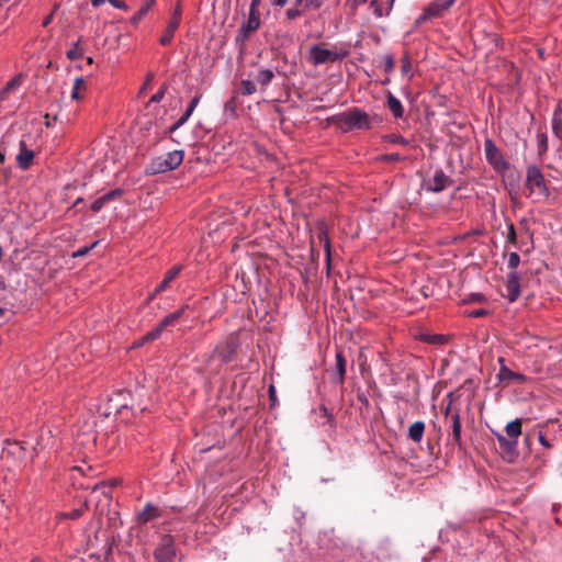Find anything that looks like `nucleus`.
<instances>
[{
  "label": "nucleus",
  "mask_w": 562,
  "mask_h": 562,
  "mask_svg": "<svg viewBox=\"0 0 562 562\" xmlns=\"http://www.w3.org/2000/svg\"><path fill=\"white\" fill-rule=\"evenodd\" d=\"M183 150H172L167 154L154 157L146 166V175L165 173L177 169L183 161Z\"/></svg>",
  "instance_id": "nucleus-3"
},
{
  "label": "nucleus",
  "mask_w": 562,
  "mask_h": 562,
  "mask_svg": "<svg viewBox=\"0 0 562 562\" xmlns=\"http://www.w3.org/2000/svg\"><path fill=\"white\" fill-rule=\"evenodd\" d=\"M425 432V423L417 420L408 429V438L414 442H420Z\"/></svg>",
  "instance_id": "nucleus-20"
},
{
  "label": "nucleus",
  "mask_w": 562,
  "mask_h": 562,
  "mask_svg": "<svg viewBox=\"0 0 562 562\" xmlns=\"http://www.w3.org/2000/svg\"><path fill=\"white\" fill-rule=\"evenodd\" d=\"M384 139L386 142H389V143L398 144V145H402V146H407L409 144V142L406 138H404L403 136L397 135V134L386 135L384 137Z\"/></svg>",
  "instance_id": "nucleus-34"
},
{
  "label": "nucleus",
  "mask_w": 562,
  "mask_h": 562,
  "mask_svg": "<svg viewBox=\"0 0 562 562\" xmlns=\"http://www.w3.org/2000/svg\"><path fill=\"white\" fill-rule=\"evenodd\" d=\"M22 83V78L21 76H18V77H14L13 79L9 80L5 86L3 87V89L1 90L0 92V99L1 100H4L8 94L15 90L16 88H19Z\"/></svg>",
  "instance_id": "nucleus-27"
},
{
  "label": "nucleus",
  "mask_w": 562,
  "mask_h": 562,
  "mask_svg": "<svg viewBox=\"0 0 562 562\" xmlns=\"http://www.w3.org/2000/svg\"><path fill=\"white\" fill-rule=\"evenodd\" d=\"M234 351V346L232 341H227L225 346L218 351V356L224 362H231L232 361V353Z\"/></svg>",
  "instance_id": "nucleus-31"
},
{
  "label": "nucleus",
  "mask_w": 562,
  "mask_h": 562,
  "mask_svg": "<svg viewBox=\"0 0 562 562\" xmlns=\"http://www.w3.org/2000/svg\"><path fill=\"white\" fill-rule=\"evenodd\" d=\"M395 67V60L392 55L384 56V69L386 72L393 71Z\"/></svg>",
  "instance_id": "nucleus-41"
},
{
  "label": "nucleus",
  "mask_w": 562,
  "mask_h": 562,
  "mask_svg": "<svg viewBox=\"0 0 562 562\" xmlns=\"http://www.w3.org/2000/svg\"><path fill=\"white\" fill-rule=\"evenodd\" d=\"M187 308L188 306H183L164 317V319L155 328H153L142 338V344L156 340L166 328L175 326L182 317Z\"/></svg>",
  "instance_id": "nucleus-5"
},
{
  "label": "nucleus",
  "mask_w": 562,
  "mask_h": 562,
  "mask_svg": "<svg viewBox=\"0 0 562 562\" xmlns=\"http://www.w3.org/2000/svg\"><path fill=\"white\" fill-rule=\"evenodd\" d=\"M446 417L450 418L451 422V440L453 443H456L459 448L462 447V440H461V422H460V415L459 412H452L451 406L449 405L446 411Z\"/></svg>",
  "instance_id": "nucleus-10"
},
{
  "label": "nucleus",
  "mask_w": 562,
  "mask_h": 562,
  "mask_svg": "<svg viewBox=\"0 0 562 562\" xmlns=\"http://www.w3.org/2000/svg\"><path fill=\"white\" fill-rule=\"evenodd\" d=\"M498 362L501 364V368H499V372H498L497 376L502 383L509 384L510 382H516V383L526 382V380H527L526 375L518 373V372H514L510 369H508L505 366V360L503 358H499Z\"/></svg>",
  "instance_id": "nucleus-11"
},
{
  "label": "nucleus",
  "mask_w": 562,
  "mask_h": 562,
  "mask_svg": "<svg viewBox=\"0 0 562 562\" xmlns=\"http://www.w3.org/2000/svg\"><path fill=\"white\" fill-rule=\"evenodd\" d=\"M260 26V13L259 11L249 10V16L247 22L240 27V34L246 38L250 33L257 31Z\"/></svg>",
  "instance_id": "nucleus-14"
},
{
  "label": "nucleus",
  "mask_w": 562,
  "mask_h": 562,
  "mask_svg": "<svg viewBox=\"0 0 562 562\" xmlns=\"http://www.w3.org/2000/svg\"><path fill=\"white\" fill-rule=\"evenodd\" d=\"M175 555L173 539L171 536H164L154 552L155 562H173Z\"/></svg>",
  "instance_id": "nucleus-8"
},
{
  "label": "nucleus",
  "mask_w": 562,
  "mask_h": 562,
  "mask_svg": "<svg viewBox=\"0 0 562 562\" xmlns=\"http://www.w3.org/2000/svg\"><path fill=\"white\" fill-rule=\"evenodd\" d=\"M109 203L104 195L98 198L92 204L91 210L95 213L100 212L102 207Z\"/></svg>",
  "instance_id": "nucleus-37"
},
{
  "label": "nucleus",
  "mask_w": 562,
  "mask_h": 562,
  "mask_svg": "<svg viewBox=\"0 0 562 562\" xmlns=\"http://www.w3.org/2000/svg\"><path fill=\"white\" fill-rule=\"evenodd\" d=\"M176 16H178V23H180V21H181V10H180L179 5L176 8V10H175V12H173L171 18H176Z\"/></svg>",
  "instance_id": "nucleus-54"
},
{
  "label": "nucleus",
  "mask_w": 562,
  "mask_h": 562,
  "mask_svg": "<svg viewBox=\"0 0 562 562\" xmlns=\"http://www.w3.org/2000/svg\"><path fill=\"white\" fill-rule=\"evenodd\" d=\"M487 311L486 310H483V308H480V310H474L470 313V316L472 317H482V316H485L487 315Z\"/></svg>",
  "instance_id": "nucleus-48"
},
{
  "label": "nucleus",
  "mask_w": 562,
  "mask_h": 562,
  "mask_svg": "<svg viewBox=\"0 0 562 562\" xmlns=\"http://www.w3.org/2000/svg\"><path fill=\"white\" fill-rule=\"evenodd\" d=\"M200 95H195L191 101H190V104L187 109V111L184 112V114L170 127V132H175L176 130H178L181 125H183L188 120L189 117L192 115L194 109L198 106L199 102H200Z\"/></svg>",
  "instance_id": "nucleus-18"
},
{
  "label": "nucleus",
  "mask_w": 562,
  "mask_h": 562,
  "mask_svg": "<svg viewBox=\"0 0 562 562\" xmlns=\"http://www.w3.org/2000/svg\"><path fill=\"white\" fill-rule=\"evenodd\" d=\"M98 241H94L93 244H91L90 246H85V247H81L79 248L75 254H74V257H82V256H86L92 248H94L97 246Z\"/></svg>",
  "instance_id": "nucleus-44"
},
{
  "label": "nucleus",
  "mask_w": 562,
  "mask_h": 562,
  "mask_svg": "<svg viewBox=\"0 0 562 562\" xmlns=\"http://www.w3.org/2000/svg\"><path fill=\"white\" fill-rule=\"evenodd\" d=\"M371 7H374V14H375L378 18H381V16L383 15L382 9H381V7L376 3V1H372V2H371Z\"/></svg>",
  "instance_id": "nucleus-49"
},
{
  "label": "nucleus",
  "mask_w": 562,
  "mask_h": 562,
  "mask_svg": "<svg viewBox=\"0 0 562 562\" xmlns=\"http://www.w3.org/2000/svg\"><path fill=\"white\" fill-rule=\"evenodd\" d=\"M507 241L513 246H517V234L513 223L508 224Z\"/></svg>",
  "instance_id": "nucleus-36"
},
{
  "label": "nucleus",
  "mask_w": 562,
  "mask_h": 562,
  "mask_svg": "<svg viewBox=\"0 0 562 562\" xmlns=\"http://www.w3.org/2000/svg\"><path fill=\"white\" fill-rule=\"evenodd\" d=\"M454 2L456 0H435L425 9L424 13L418 16L416 23L420 24L429 19L440 18Z\"/></svg>",
  "instance_id": "nucleus-6"
},
{
  "label": "nucleus",
  "mask_w": 562,
  "mask_h": 562,
  "mask_svg": "<svg viewBox=\"0 0 562 562\" xmlns=\"http://www.w3.org/2000/svg\"><path fill=\"white\" fill-rule=\"evenodd\" d=\"M4 315H5V310L0 307V325L3 323L4 321Z\"/></svg>",
  "instance_id": "nucleus-58"
},
{
  "label": "nucleus",
  "mask_w": 562,
  "mask_h": 562,
  "mask_svg": "<svg viewBox=\"0 0 562 562\" xmlns=\"http://www.w3.org/2000/svg\"><path fill=\"white\" fill-rule=\"evenodd\" d=\"M346 54H338L337 52L314 45L310 48V61L313 65H322L328 61H336L341 59Z\"/></svg>",
  "instance_id": "nucleus-7"
},
{
  "label": "nucleus",
  "mask_w": 562,
  "mask_h": 562,
  "mask_svg": "<svg viewBox=\"0 0 562 562\" xmlns=\"http://www.w3.org/2000/svg\"><path fill=\"white\" fill-rule=\"evenodd\" d=\"M180 23H178V16L170 18L168 25L166 26L161 37L159 38V43L164 46L171 43L173 38V34L176 30L179 27Z\"/></svg>",
  "instance_id": "nucleus-17"
},
{
  "label": "nucleus",
  "mask_w": 562,
  "mask_h": 562,
  "mask_svg": "<svg viewBox=\"0 0 562 562\" xmlns=\"http://www.w3.org/2000/svg\"><path fill=\"white\" fill-rule=\"evenodd\" d=\"M110 3L117 9H126V4L120 0H111Z\"/></svg>",
  "instance_id": "nucleus-50"
},
{
  "label": "nucleus",
  "mask_w": 562,
  "mask_h": 562,
  "mask_svg": "<svg viewBox=\"0 0 562 562\" xmlns=\"http://www.w3.org/2000/svg\"><path fill=\"white\" fill-rule=\"evenodd\" d=\"M506 296L510 302H515L519 294H520V282H519V276L516 271H510L507 274V281H506Z\"/></svg>",
  "instance_id": "nucleus-12"
},
{
  "label": "nucleus",
  "mask_w": 562,
  "mask_h": 562,
  "mask_svg": "<svg viewBox=\"0 0 562 562\" xmlns=\"http://www.w3.org/2000/svg\"><path fill=\"white\" fill-rule=\"evenodd\" d=\"M525 187L526 196L532 198L535 201H541L550 195L544 176L535 165L527 167Z\"/></svg>",
  "instance_id": "nucleus-2"
},
{
  "label": "nucleus",
  "mask_w": 562,
  "mask_h": 562,
  "mask_svg": "<svg viewBox=\"0 0 562 562\" xmlns=\"http://www.w3.org/2000/svg\"><path fill=\"white\" fill-rule=\"evenodd\" d=\"M166 88L159 89L155 94L151 95L150 102L158 103L162 100L165 95Z\"/></svg>",
  "instance_id": "nucleus-46"
},
{
  "label": "nucleus",
  "mask_w": 562,
  "mask_h": 562,
  "mask_svg": "<svg viewBox=\"0 0 562 562\" xmlns=\"http://www.w3.org/2000/svg\"><path fill=\"white\" fill-rule=\"evenodd\" d=\"M83 54L85 48L82 47V37H79L72 47L67 52L66 56L69 60H76L81 58Z\"/></svg>",
  "instance_id": "nucleus-26"
},
{
  "label": "nucleus",
  "mask_w": 562,
  "mask_h": 562,
  "mask_svg": "<svg viewBox=\"0 0 562 562\" xmlns=\"http://www.w3.org/2000/svg\"><path fill=\"white\" fill-rule=\"evenodd\" d=\"M4 157H5V154H4V150L0 149V162H4Z\"/></svg>",
  "instance_id": "nucleus-59"
},
{
  "label": "nucleus",
  "mask_w": 562,
  "mask_h": 562,
  "mask_svg": "<svg viewBox=\"0 0 562 562\" xmlns=\"http://www.w3.org/2000/svg\"><path fill=\"white\" fill-rule=\"evenodd\" d=\"M87 63L91 65L93 63L92 57H87Z\"/></svg>",
  "instance_id": "nucleus-62"
},
{
  "label": "nucleus",
  "mask_w": 562,
  "mask_h": 562,
  "mask_svg": "<svg viewBox=\"0 0 562 562\" xmlns=\"http://www.w3.org/2000/svg\"><path fill=\"white\" fill-rule=\"evenodd\" d=\"M379 160H381V161H400V160H403V157L400 156L398 154H385V155H381L379 157Z\"/></svg>",
  "instance_id": "nucleus-43"
},
{
  "label": "nucleus",
  "mask_w": 562,
  "mask_h": 562,
  "mask_svg": "<svg viewBox=\"0 0 562 562\" xmlns=\"http://www.w3.org/2000/svg\"><path fill=\"white\" fill-rule=\"evenodd\" d=\"M387 108L396 119L402 117L404 114L402 102L391 92L387 93Z\"/></svg>",
  "instance_id": "nucleus-21"
},
{
  "label": "nucleus",
  "mask_w": 562,
  "mask_h": 562,
  "mask_svg": "<svg viewBox=\"0 0 562 562\" xmlns=\"http://www.w3.org/2000/svg\"><path fill=\"white\" fill-rule=\"evenodd\" d=\"M261 0H251L249 10L251 11H259Z\"/></svg>",
  "instance_id": "nucleus-51"
},
{
  "label": "nucleus",
  "mask_w": 562,
  "mask_h": 562,
  "mask_svg": "<svg viewBox=\"0 0 562 562\" xmlns=\"http://www.w3.org/2000/svg\"><path fill=\"white\" fill-rule=\"evenodd\" d=\"M336 369L338 374V383H342L346 374V359L341 350L336 352Z\"/></svg>",
  "instance_id": "nucleus-25"
},
{
  "label": "nucleus",
  "mask_w": 562,
  "mask_h": 562,
  "mask_svg": "<svg viewBox=\"0 0 562 562\" xmlns=\"http://www.w3.org/2000/svg\"><path fill=\"white\" fill-rule=\"evenodd\" d=\"M304 10L301 8V7H296L294 4L293 8H290L286 10V16L290 19V20H294L299 16H301L303 14Z\"/></svg>",
  "instance_id": "nucleus-38"
},
{
  "label": "nucleus",
  "mask_w": 562,
  "mask_h": 562,
  "mask_svg": "<svg viewBox=\"0 0 562 562\" xmlns=\"http://www.w3.org/2000/svg\"><path fill=\"white\" fill-rule=\"evenodd\" d=\"M151 3H153V0L144 3L140 7V9L137 11V13L135 14L134 20H140L147 13V11L149 10Z\"/></svg>",
  "instance_id": "nucleus-42"
},
{
  "label": "nucleus",
  "mask_w": 562,
  "mask_h": 562,
  "mask_svg": "<svg viewBox=\"0 0 562 562\" xmlns=\"http://www.w3.org/2000/svg\"><path fill=\"white\" fill-rule=\"evenodd\" d=\"M160 516V510L158 507L154 506L153 504L148 503L145 505L144 509L138 513L137 515V521L142 525H145Z\"/></svg>",
  "instance_id": "nucleus-16"
},
{
  "label": "nucleus",
  "mask_w": 562,
  "mask_h": 562,
  "mask_svg": "<svg viewBox=\"0 0 562 562\" xmlns=\"http://www.w3.org/2000/svg\"><path fill=\"white\" fill-rule=\"evenodd\" d=\"M401 68H402V72L403 75H407L411 69H412V64H411V59H409V56L407 54H405L402 59H401Z\"/></svg>",
  "instance_id": "nucleus-39"
},
{
  "label": "nucleus",
  "mask_w": 562,
  "mask_h": 562,
  "mask_svg": "<svg viewBox=\"0 0 562 562\" xmlns=\"http://www.w3.org/2000/svg\"><path fill=\"white\" fill-rule=\"evenodd\" d=\"M483 300V295L480 294V293H473L471 294V301H474V302H480Z\"/></svg>",
  "instance_id": "nucleus-52"
},
{
  "label": "nucleus",
  "mask_w": 562,
  "mask_h": 562,
  "mask_svg": "<svg viewBox=\"0 0 562 562\" xmlns=\"http://www.w3.org/2000/svg\"><path fill=\"white\" fill-rule=\"evenodd\" d=\"M319 412L322 414V417L326 418V423H331L333 422V417L331 415L328 413L327 408L325 406H322L319 408Z\"/></svg>",
  "instance_id": "nucleus-47"
},
{
  "label": "nucleus",
  "mask_w": 562,
  "mask_h": 562,
  "mask_svg": "<svg viewBox=\"0 0 562 562\" xmlns=\"http://www.w3.org/2000/svg\"><path fill=\"white\" fill-rule=\"evenodd\" d=\"M325 247L327 249V252H329V241L327 238L325 239Z\"/></svg>",
  "instance_id": "nucleus-61"
},
{
  "label": "nucleus",
  "mask_w": 562,
  "mask_h": 562,
  "mask_svg": "<svg viewBox=\"0 0 562 562\" xmlns=\"http://www.w3.org/2000/svg\"><path fill=\"white\" fill-rule=\"evenodd\" d=\"M269 395H270L271 401L274 402L276 401V390H274L273 385H271L269 387Z\"/></svg>",
  "instance_id": "nucleus-55"
},
{
  "label": "nucleus",
  "mask_w": 562,
  "mask_h": 562,
  "mask_svg": "<svg viewBox=\"0 0 562 562\" xmlns=\"http://www.w3.org/2000/svg\"><path fill=\"white\" fill-rule=\"evenodd\" d=\"M539 441H540V443H541L543 447H546V448H549V447H550V445H549L548 440L544 438V436H543L542 434H540V435H539Z\"/></svg>",
  "instance_id": "nucleus-53"
},
{
  "label": "nucleus",
  "mask_w": 562,
  "mask_h": 562,
  "mask_svg": "<svg viewBox=\"0 0 562 562\" xmlns=\"http://www.w3.org/2000/svg\"><path fill=\"white\" fill-rule=\"evenodd\" d=\"M484 154L487 162L496 172L504 173L509 169V164L491 138H486L484 142Z\"/></svg>",
  "instance_id": "nucleus-4"
},
{
  "label": "nucleus",
  "mask_w": 562,
  "mask_h": 562,
  "mask_svg": "<svg viewBox=\"0 0 562 562\" xmlns=\"http://www.w3.org/2000/svg\"><path fill=\"white\" fill-rule=\"evenodd\" d=\"M85 89H86V81H85V79L81 78V77H77L75 79V82H74L71 98L74 100H80L81 99L80 91L85 90Z\"/></svg>",
  "instance_id": "nucleus-30"
},
{
  "label": "nucleus",
  "mask_w": 562,
  "mask_h": 562,
  "mask_svg": "<svg viewBox=\"0 0 562 562\" xmlns=\"http://www.w3.org/2000/svg\"><path fill=\"white\" fill-rule=\"evenodd\" d=\"M328 122L347 133L353 130H370L372 127L371 116L359 108H352L342 113L335 114Z\"/></svg>",
  "instance_id": "nucleus-1"
},
{
  "label": "nucleus",
  "mask_w": 562,
  "mask_h": 562,
  "mask_svg": "<svg viewBox=\"0 0 562 562\" xmlns=\"http://www.w3.org/2000/svg\"><path fill=\"white\" fill-rule=\"evenodd\" d=\"M552 132L555 137L562 140V104L559 103L552 115Z\"/></svg>",
  "instance_id": "nucleus-19"
},
{
  "label": "nucleus",
  "mask_w": 562,
  "mask_h": 562,
  "mask_svg": "<svg viewBox=\"0 0 562 562\" xmlns=\"http://www.w3.org/2000/svg\"><path fill=\"white\" fill-rule=\"evenodd\" d=\"M31 562H40V559L34 558Z\"/></svg>",
  "instance_id": "nucleus-64"
},
{
  "label": "nucleus",
  "mask_w": 562,
  "mask_h": 562,
  "mask_svg": "<svg viewBox=\"0 0 562 562\" xmlns=\"http://www.w3.org/2000/svg\"><path fill=\"white\" fill-rule=\"evenodd\" d=\"M233 102H234V100H232L231 102H227L226 106H232Z\"/></svg>",
  "instance_id": "nucleus-63"
},
{
  "label": "nucleus",
  "mask_w": 562,
  "mask_h": 562,
  "mask_svg": "<svg viewBox=\"0 0 562 562\" xmlns=\"http://www.w3.org/2000/svg\"><path fill=\"white\" fill-rule=\"evenodd\" d=\"M505 431L508 438L516 439L518 441V437L521 435V420L515 419L508 423L505 427Z\"/></svg>",
  "instance_id": "nucleus-24"
},
{
  "label": "nucleus",
  "mask_w": 562,
  "mask_h": 562,
  "mask_svg": "<svg viewBox=\"0 0 562 562\" xmlns=\"http://www.w3.org/2000/svg\"><path fill=\"white\" fill-rule=\"evenodd\" d=\"M288 0H274V4L278 7H284Z\"/></svg>",
  "instance_id": "nucleus-57"
},
{
  "label": "nucleus",
  "mask_w": 562,
  "mask_h": 562,
  "mask_svg": "<svg viewBox=\"0 0 562 562\" xmlns=\"http://www.w3.org/2000/svg\"><path fill=\"white\" fill-rule=\"evenodd\" d=\"M538 138V155L542 156L548 150V135L540 133L537 135Z\"/></svg>",
  "instance_id": "nucleus-32"
},
{
  "label": "nucleus",
  "mask_w": 562,
  "mask_h": 562,
  "mask_svg": "<svg viewBox=\"0 0 562 562\" xmlns=\"http://www.w3.org/2000/svg\"><path fill=\"white\" fill-rule=\"evenodd\" d=\"M91 496L95 494L97 492H101L104 496H108V485L104 482H100L94 484L92 487Z\"/></svg>",
  "instance_id": "nucleus-40"
},
{
  "label": "nucleus",
  "mask_w": 562,
  "mask_h": 562,
  "mask_svg": "<svg viewBox=\"0 0 562 562\" xmlns=\"http://www.w3.org/2000/svg\"><path fill=\"white\" fill-rule=\"evenodd\" d=\"M181 268L176 266L167 271L164 280L156 286L154 292L149 295L148 300H153L157 294L164 292L170 284V282L179 274Z\"/></svg>",
  "instance_id": "nucleus-15"
},
{
  "label": "nucleus",
  "mask_w": 562,
  "mask_h": 562,
  "mask_svg": "<svg viewBox=\"0 0 562 562\" xmlns=\"http://www.w3.org/2000/svg\"><path fill=\"white\" fill-rule=\"evenodd\" d=\"M274 78V74L270 69L259 70L258 75L255 77L256 81L260 83L263 88L267 87L272 79Z\"/></svg>",
  "instance_id": "nucleus-28"
},
{
  "label": "nucleus",
  "mask_w": 562,
  "mask_h": 562,
  "mask_svg": "<svg viewBox=\"0 0 562 562\" xmlns=\"http://www.w3.org/2000/svg\"><path fill=\"white\" fill-rule=\"evenodd\" d=\"M87 509H88V501H85L83 504L79 508L72 509V510L67 512V513H59L57 515V518L59 520H63V519L77 520V519H79L85 514V512Z\"/></svg>",
  "instance_id": "nucleus-23"
},
{
  "label": "nucleus",
  "mask_w": 562,
  "mask_h": 562,
  "mask_svg": "<svg viewBox=\"0 0 562 562\" xmlns=\"http://www.w3.org/2000/svg\"><path fill=\"white\" fill-rule=\"evenodd\" d=\"M295 5L301 7L304 11L317 10L323 5V0H295Z\"/></svg>",
  "instance_id": "nucleus-29"
},
{
  "label": "nucleus",
  "mask_w": 562,
  "mask_h": 562,
  "mask_svg": "<svg viewBox=\"0 0 562 562\" xmlns=\"http://www.w3.org/2000/svg\"><path fill=\"white\" fill-rule=\"evenodd\" d=\"M519 262H520V257L517 252H510L508 255V268L512 271H515V269L518 267Z\"/></svg>",
  "instance_id": "nucleus-35"
},
{
  "label": "nucleus",
  "mask_w": 562,
  "mask_h": 562,
  "mask_svg": "<svg viewBox=\"0 0 562 562\" xmlns=\"http://www.w3.org/2000/svg\"><path fill=\"white\" fill-rule=\"evenodd\" d=\"M122 193H123V191L121 189H114L103 195L105 196L108 202H111V201L120 198L122 195Z\"/></svg>",
  "instance_id": "nucleus-45"
},
{
  "label": "nucleus",
  "mask_w": 562,
  "mask_h": 562,
  "mask_svg": "<svg viewBox=\"0 0 562 562\" xmlns=\"http://www.w3.org/2000/svg\"><path fill=\"white\" fill-rule=\"evenodd\" d=\"M34 159V151L29 149L25 140L19 143V154L16 155V164L20 169L26 170L30 168Z\"/></svg>",
  "instance_id": "nucleus-13"
},
{
  "label": "nucleus",
  "mask_w": 562,
  "mask_h": 562,
  "mask_svg": "<svg viewBox=\"0 0 562 562\" xmlns=\"http://www.w3.org/2000/svg\"><path fill=\"white\" fill-rule=\"evenodd\" d=\"M452 184V180L441 170L437 169L432 178L427 182V190L431 192H441Z\"/></svg>",
  "instance_id": "nucleus-9"
},
{
  "label": "nucleus",
  "mask_w": 562,
  "mask_h": 562,
  "mask_svg": "<svg viewBox=\"0 0 562 562\" xmlns=\"http://www.w3.org/2000/svg\"><path fill=\"white\" fill-rule=\"evenodd\" d=\"M52 19H53V15H52V14H50V15H48V16H46V18L44 19V21H43V26H47V25L50 23Z\"/></svg>",
  "instance_id": "nucleus-56"
},
{
  "label": "nucleus",
  "mask_w": 562,
  "mask_h": 562,
  "mask_svg": "<svg viewBox=\"0 0 562 562\" xmlns=\"http://www.w3.org/2000/svg\"><path fill=\"white\" fill-rule=\"evenodd\" d=\"M499 447L507 453H515L517 448V440L507 438L506 436L502 434H495Z\"/></svg>",
  "instance_id": "nucleus-22"
},
{
  "label": "nucleus",
  "mask_w": 562,
  "mask_h": 562,
  "mask_svg": "<svg viewBox=\"0 0 562 562\" xmlns=\"http://www.w3.org/2000/svg\"><path fill=\"white\" fill-rule=\"evenodd\" d=\"M240 91L244 95H251L256 92V86L250 80H243L240 82Z\"/></svg>",
  "instance_id": "nucleus-33"
},
{
  "label": "nucleus",
  "mask_w": 562,
  "mask_h": 562,
  "mask_svg": "<svg viewBox=\"0 0 562 562\" xmlns=\"http://www.w3.org/2000/svg\"><path fill=\"white\" fill-rule=\"evenodd\" d=\"M82 202H83V199L82 198H78L76 200V202L74 203V206H77V205L81 204Z\"/></svg>",
  "instance_id": "nucleus-60"
}]
</instances>
